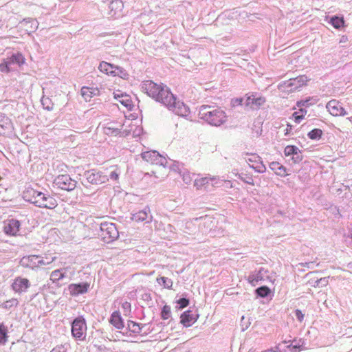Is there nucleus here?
Masks as SVG:
<instances>
[{
  "label": "nucleus",
  "mask_w": 352,
  "mask_h": 352,
  "mask_svg": "<svg viewBox=\"0 0 352 352\" xmlns=\"http://www.w3.org/2000/svg\"><path fill=\"white\" fill-rule=\"evenodd\" d=\"M124 4L121 0H113L109 6V17H119L122 15Z\"/></svg>",
  "instance_id": "nucleus-23"
},
{
  "label": "nucleus",
  "mask_w": 352,
  "mask_h": 352,
  "mask_svg": "<svg viewBox=\"0 0 352 352\" xmlns=\"http://www.w3.org/2000/svg\"><path fill=\"white\" fill-rule=\"evenodd\" d=\"M98 69L104 74L111 75L113 76L120 74L118 71H120L121 73H123V69L122 67L110 64L105 61H102L100 63Z\"/></svg>",
  "instance_id": "nucleus-16"
},
{
  "label": "nucleus",
  "mask_w": 352,
  "mask_h": 352,
  "mask_svg": "<svg viewBox=\"0 0 352 352\" xmlns=\"http://www.w3.org/2000/svg\"><path fill=\"white\" fill-rule=\"evenodd\" d=\"M157 94L159 98H154V100L163 104L175 114L182 117L188 115L189 108L183 102L177 101L174 95L166 85L162 84Z\"/></svg>",
  "instance_id": "nucleus-1"
},
{
  "label": "nucleus",
  "mask_w": 352,
  "mask_h": 352,
  "mask_svg": "<svg viewBox=\"0 0 352 352\" xmlns=\"http://www.w3.org/2000/svg\"><path fill=\"white\" fill-rule=\"evenodd\" d=\"M30 283L28 279L17 277L14 280L12 284V288L16 293L25 292L26 290L30 287Z\"/></svg>",
  "instance_id": "nucleus-20"
},
{
  "label": "nucleus",
  "mask_w": 352,
  "mask_h": 352,
  "mask_svg": "<svg viewBox=\"0 0 352 352\" xmlns=\"http://www.w3.org/2000/svg\"><path fill=\"white\" fill-rule=\"evenodd\" d=\"M118 72H119L120 74H117L116 76H120L121 78H124L126 75V74L124 69H123V73H121L120 71H118Z\"/></svg>",
  "instance_id": "nucleus-55"
},
{
  "label": "nucleus",
  "mask_w": 352,
  "mask_h": 352,
  "mask_svg": "<svg viewBox=\"0 0 352 352\" xmlns=\"http://www.w3.org/2000/svg\"><path fill=\"white\" fill-rule=\"evenodd\" d=\"M85 176L87 182L92 184H103L108 180V178L106 175H102L101 172H97L94 170L85 172Z\"/></svg>",
  "instance_id": "nucleus-13"
},
{
  "label": "nucleus",
  "mask_w": 352,
  "mask_h": 352,
  "mask_svg": "<svg viewBox=\"0 0 352 352\" xmlns=\"http://www.w3.org/2000/svg\"><path fill=\"white\" fill-rule=\"evenodd\" d=\"M161 316L164 320L168 319L171 316L170 307L168 305H164L162 308Z\"/></svg>",
  "instance_id": "nucleus-44"
},
{
  "label": "nucleus",
  "mask_w": 352,
  "mask_h": 352,
  "mask_svg": "<svg viewBox=\"0 0 352 352\" xmlns=\"http://www.w3.org/2000/svg\"><path fill=\"white\" fill-rule=\"evenodd\" d=\"M120 172L118 170V168H115L109 173V178L111 180L116 181L118 179Z\"/></svg>",
  "instance_id": "nucleus-48"
},
{
  "label": "nucleus",
  "mask_w": 352,
  "mask_h": 352,
  "mask_svg": "<svg viewBox=\"0 0 352 352\" xmlns=\"http://www.w3.org/2000/svg\"><path fill=\"white\" fill-rule=\"evenodd\" d=\"M21 223L16 219H10L4 223L3 231L10 236H16L19 231Z\"/></svg>",
  "instance_id": "nucleus-17"
},
{
  "label": "nucleus",
  "mask_w": 352,
  "mask_h": 352,
  "mask_svg": "<svg viewBox=\"0 0 352 352\" xmlns=\"http://www.w3.org/2000/svg\"><path fill=\"white\" fill-rule=\"evenodd\" d=\"M81 95L87 101L94 96H99L100 90L96 87H83L81 89Z\"/></svg>",
  "instance_id": "nucleus-31"
},
{
  "label": "nucleus",
  "mask_w": 352,
  "mask_h": 352,
  "mask_svg": "<svg viewBox=\"0 0 352 352\" xmlns=\"http://www.w3.org/2000/svg\"><path fill=\"white\" fill-rule=\"evenodd\" d=\"M298 148L294 146H287L285 148V155L286 156H289L294 154H296L298 151Z\"/></svg>",
  "instance_id": "nucleus-45"
},
{
  "label": "nucleus",
  "mask_w": 352,
  "mask_h": 352,
  "mask_svg": "<svg viewBox=\"0 0 352 352\" xmlns=\"http://www.w3.org/2000/svg\"><path fill=\"white\" fill-rule=\"evenodd\" d=\"M156 281L160 285L169 289L172 288L173 284V280L170 278L164 276L157 278Z\"/></svg>",
  "instance_id": "nucleus-36"
},
{
  "label": "nucleus",
  "mask_w": 352,
  "mask_h": 352,
  "mask_svg": "<svg viewBox=\"0 0 352 352\" xmlns=\"http://www.w3.org/2000/svg\"><path fill=\"white\" fill-rule=\"evenodd\" d=\"M198 115L200 119L214 126H219L227 121V116L223 110L209 105L201 106Z\"/></svg>",
  "instance_id": "nucleus-2"
},
{
  "label": "nucleus",
  "mask_w": 352,
  "mask_h": 352,
  "mask_svg": "<svg viewBox=\"0 0 352 352\" xmlns=\"http://www.w3.org/2000/svg\"><path fill=\"white\" fill-rule=\"evenodd\" d=\"M38 267H41L42 266H45L46 265H45V263L44 261V257L42 256H38Z\"/></svg>",
  "instance_id": "nucleus-54"
},
{
  "label": "nucleus",
  "mask_w": 352,
  "mask_h": 352,
  "mask_svg": "<svg viewBox=\"0 0 352 352\" xmlns=\"http://www.w3.org/2000/svg\"><path fill=\"white\" fill-rule=\"evenodd\" d=\"M295 316L299 322H302L304 319V314L299 309L295 311Z\"/></svg>",
  "instance_id": "nucleus-52"
},
{
  "label": "nucleus",
  "mask_w": 352,
  "mask_h": 352,
  "mask_svg": "<svg viewBox=\"0 0 352 352\" xmlns=\"http://www.w3.org/2000/svg\"><path fill=\"white\" fill-rule=\"evenodd\" d=\"M50 99L48 98H43L41 100L42 104L47 110H52L53 109L52 105H50Z\"/></svg>",
  "instance_id": "nucleus-49"
},
{
  "label": "nucleus",
  "mask_w": 352,
  "mask_h": 352,
  "mask_svg": "<svg viewBox=\"0 0 352 352\" xmlns=\"http://www.w3.org/2000/svg\"><path fill=\"white\" fill-rule=\"evenodd\" d=\"M244 160L249 164L250 167L259 173H265L266 167L261 161V157L255 153H245L243 155Z\"/></svg>",
  "instance_id": "nucleus-7"
},
{
  "label": "nucleus",
  "mask_w": 352,
  "mask_h": 352,
  "mask_svg": "<svg viewBox=\"0 0 352 352\" xmlns=\"http://www.w3.org/2000/svg\"><path fill=\"white\" fill-rule=\"evenodd\" d=\"M109 323L117 329H121L124 327L123 320L118 311H115L111 314L109 318Z\"/></svg>",
  "instance_id": "nucleus-29"
},
{
  "label": "nucleus",
  "mask_w": 352,
  "mask_h": 352,
  "mask_svg": "<svg viewBox=\"0 0 352 352\" xmlns=\"http://www.w3.org/2000/svg\"><path fill=\"white\" fill-rule=\"evenodd\" d=\"M18 304H19V302H18L17 299L11 298V299L4 302L1 305V307L6 309H10L12 307H16L18 305Z\"/></svg>",
  "instance_id": "nucleus-38"
},
{
  "label": "nucleus",
  "mask_w": 352,
  "mask_h": 352,
  "mask_svg": "<svg viewBox=\"0 0 352 352\" xmlns=\"http://www.w3.org/2000/svg\"><path fill=\"white\" fill-rule=\"evenodd\" d=\"M44 257V261L45 265L51 264L53 261L56 259V257L52 255H45Z\"/></svg>",
  "instance_id": "nucleus-51"
},
{
  "label": "nucleus",
  "mask_w": 352,
  "mask_h": 352,
  "mask_svg": "<svg viewBox=\"0 0 352 352\" xmlns=\"http://www.w3.org/2000/svg\"><path fill=\"white\" fill-rule=\"evenodd\" d=\"M162 83H156L152 80H145L142 82L141 89L152 98H159L157 94Z\"/></svg>",
  "instance_id": "nucleus-10"
},
{
  "label": "nucleus",
  "mask_w": 352,
  "mask_h": 352,
  "mask_svg": "<svg viewBox=\"0 0 352 352\" xmlns=\"http://www.w3.org/2000/svg\"><path fill=\"white\" fill-rule=\"evenodd\" d=\"M12 69L7 60L0 64V71L1 72H9Z\"/></svg>",
  "instance_id": "nucleus-47"
},
{
  "label": "nucleus",
  "mask_w": 352,
  "mask_h": 352,
  "mask_svg": "<svg viewBox=\"0 0 352 352\" xmlns=\"http://www.w3.org/2000/svg\"><path fill=\"white\" fill-rule=\"evenodd\" d=\"M123 306L124 308L130 307V304L129 302H125Z\"/></svg>",
  "instance_id": "nucleus-58"
},
{
  "label": "nucleus",
  "mask_w": 352,
  "mask_h": 352,
  "mask_svg": "<svg viewBox=\"0 0 352 352\" xmlns=\"http://www.w3.org/2000/svg\"><path fill=\"white\" fill-rule=\"evenodd\" d=\"M66 351L63 345H58L54 347L50 352H66Z\"/></svg>",
  "instance_id": "nucleus-53"
},
{
  "label": "nucleus",
  "mask_w": 352,
  "mask_h": 352,
  "mask_svg": "<svg viewBox=\"0 0 352 352\" xmlns=\"http://www.w3.org/2000/svg\"><path fill=\"white\" fill-rule=\"evenodd\" d=\"M142 157L148 163L158 166L156 169L153 170L151 173L157 179L164 178L167 174L168 160L165 157L160 155L156 151H149L142 153Z\"/></svg>",
  "instance_id": "nucleus-3"
},
{
  "label": "nucleus",
  "mask_w": 352,
  "mask_h": 352,
  "mask_svg": "<svg viewBox=\"0 0 352 352\" xmlns=\"http://www.w3.org/2000/svg\"><path fill=\"white\" fill-rule=\"evenodd\" d=\"M177 303L179 305V308L183 309L188 305L189 300L187 298H182L178 300Z\"/></svg>",
  "instance_id": "nucleus-50"
},
{
  "label": "nucleus",
  "mask_w": 352,
  "mask_h": 352,
  "mask_svg": "<svg viewBox=\"0 0 352 352\" xmlns=\"http://www.w3.org/2000/svg\"><path fill=\"white\" fill-rule=\"evenodd\" d=\"M309 100H310L309 99H307V100H302L297 102L296 104L300 108V111L294 112L293 113V117L294 118L295 122L296 123H300V121L305 117V115L307 113V111L302 109V107H308L310 104Z\"/></svg>",
  "instance_id": "nucleus-26"
},
{
  "label": "nucleus",
  "mask_w": 352,
  "mask_h": 352,
  "mask_svg": "<svg viewBox=\"0 0 352 352\" xmlns=\"http://www.w3.org/2000/svg\"><path fill=\"white\" fill-rule=\"evenodd\" d=\"M12 128V122L8 117L0 112V133Z\"/></svg>",
  "instance_id": "nucleus-35"
},
{
  "label": "nucleus",
  "mask_w": 352,
  "mask_h": 352,
  "mask_svg": "<svg viewBox=\"0 0 352 352\" xmlns=\"http://www.w3.org/2000/svg\"><path fill=\"white\" fill-rule=\"evenodd\" d=\"M318 283H322L324 284H327V280H326V278H320V280H318Z\"/></svg>",
  "instance_id": "nucleus-56"
},
{
  "label": "nucleus",
  "mask_w": 352,
  "mask_h": 352,
  "mask_svg": "<svg viewBox=\"0 0 352 352\" xmlns=\"http://www.w3.org/2000/svg\"><path fill=\"white\" fill-rule=\"evenodd\" d=\"M41 192L31 187H28L23 192V198L26 201H29L36 206V201L38 199Z\"/></svg>",
  "instance_id": "nucleus-27"
},
{
  "label": "nucleus",
  "mask_w": 352,
  "mask_h": 352,
  "mask_svg": "<svg viewBox=\"0 0 352 352\" xmlns=\"http://www.w3.org/2000/svg\"><path fill=\"white\" fill-rule=\"evenodd\" d=\"M68 267H64L52 272L50 274V280L54 283H58L60 280L67 278L68 276L67 272L68 271Z\"/></svg>",
  "instance_id": "nucleus-28"
},
{
  "label": "nucleus",
  "mask_w": 352,
  "mask_h": 352,
  "mask_svg": "<svg viewBox=\"0 0 352 352\" xmlns=\"http://www.w3.org/2000/svg\"><path fill=\"white\" fill-rule=\"evenodd\" d=\"M181 323L186 327L192 326L197 320L198 315L192 310L184 311L181 316Z\"/></svg>",
  "instance_id": "nucleus-25"
},
{
  "label": "nucleus",
  "mask_w": 352,
  "mask_h": 352,
  "mask_svg": "<svg viewBox=\"0 0 352 352\" xmlns=\"http://www.w3.org/2000/svg\"><path fill=\"white\" fill-rule=\"evenodd\" d=\"M322 134V131L319 129H314L308 133V137L311 140H318Z\"/></svg>",
  "instance_id": "nucleus-40"
},
{
  "label": "nucleus",
  "mask_w": 352,
  "mask_h": 352,
  "mask_svg": "<svg viewBox=\"0 0 352 352\" xmlns=\"http://www.w3.org/2000/svg\"><path fill=\"white\" fill-rule=\"evenodd\" d=\"M270 168L277 175L280 177L286 176V168L278 162H272L270 164Z\"/></svg>",
  "instance_id": "nucleus-33"
},
{
  "label": "nucleus",
  "mask_w": 352,
  "mask_h": 352,
  "mask_svg": "<svg viewBox=\"0 0 352 352\" xmlns=\"http://www.w3.org/2000/svg\"><path fill=\"white\" fill-rule=\"evenodd\" d=\"M19 28H23L24 30L30 34V32H33L38 29V22L32 18L24 19L19 23Z\"/></svg>",
  "instance_id": "nucleus-24"
},
{
  "label": "nucleus",
  "mask_w": 352,
  "mask_h": 352,
  "mask_svg": "<svg viewBox=\"0 0 352 352\" xmlns=\"http://www.w3.org/2000/svg\"><path fill=\"white\" fill-rule=\"evenodd\" d=\"M38 255H30L28 257H24L21 260L22 265L34 270L38 268Z\"/></svg>",
  "instance_id": "nucleus-32"
},
{
  "label": "nucleus",
  "mask_w": 352,
  "mask_h": 352,
  "mask_svg": "<svg viewBox=\"0 0 352 352\" xmlns=\"http://www.w3.org/2000/svg\"><path fill=\"white\" fill-rule=\"evenodd\" d=\"M238 177L241 180H242L243 182H245L246 184H250V185H252V186L254 185V179H253V178L251 176L245 175V177H243V175H239Z\"/></svg>",
  "instance_id": "nucleus-46"
},
{
  "label": "nucleus",
  "mask_w": 352,
  "mask_h": 352,
  "mask_svg": "<svg viewBox=\"0 0 352 352\" xmlns=\"http://www.w3.org/2000/svg\"><path fill=\"white\" fill-rule=\"evenodd\" d=\"M98 236L104 242L109 243L118 239L119 232L114 223L103 222L100 225Z\"/></svg>",
  "instance_id": "nucleus-4"
},
{
  "label": "nucleus",
  "mask_w": 352,
  "mask_h": 352,
  "mask_svg": "<svg viewBox=\"0 0 352 352\" xmlns=\"http://www.w3.org/2000/svg\"><path fill=\"white\" fill-rule=\"evenodd\" d=\"M7 62L9 63L10 66L12 67V65L16 64L17 65H23L25 63V58L21 53H17L13 54L11 57L7 58Z\"/></svg>",
  "instance_id": "nucleus-34"
},
{
  "label": "nucleus",
  "mask_w": 352,
  "mask_h": 352,
  "mask_svg": "<svg viewBox=\"0 0 352 352\" xmlns=\"http://www.w3.org/2000/svg\"><path fill=\"white\" fill-rule=\"evenodd\" d=\"M268 270L261 267L258 271H254L251 274L249 275L248 278V282L255 286L259 282L264 281L269 278L268 276Z\"/></svg>",
  "instance_id": "nucleus-12"
},
{
  "label": "nucleus",
  "mask_w": 352,
  "mask_h": 352,
  "mask_svg": "<svg viewBox=\"0 0 352 352\" xmlns=\"http://www.w3.org/2000/svg\"><path fill=\"white\" fill-rule=\"evenodd\" d=\"M114 98L120 102L124 107L131 108L132 106V101L129 95L124 94L120 91L113 92Z\"/></svg>",
  "instance_id": "nucleus-30"
},
{
  "label": "nucleus",
  "mask_w": 352,
  "mask_h": 352,
  "mask_svg": "<svg viewBox=\"0 0 352 352\" xmlns=\"http://www.w3.org/2000/svg\"><path fill=\"white\" fill-rule=\"evenodd\" d=\"M331 23L335 28L338 29L342 26L344 21L342 18L338 16H333L331 19Z\"/></svg>",
  "instance_id": "nucleus-43"
},
{
  "label": "nucleus",
  "mask_w": 352,
  "mask_h": 352,
  "mask_svg": "<svg viewBox=\"0 0 352 352\" xmlns=\"http://www.w3.org/2000/svg\"><path fill=\"white\" fill-rule=\"evenodd\" d=\"M206 220L207 218L203 217L188 220L184 223V228H182V230L186 234H194L196 233L197 230V224L196 223L198 222L199 226H205L207 223ZM182 227H183V226H182Z\"/></svg>",
  "instance_id": "nucleus-9"
},
{
  "label": "nucleus",
  "mask_w": 352,
  "mask_h": 352,
  "mask_svg": "<svg viewBox=\"0 0 352 352\" xmlns=\"http://www.w3.org/2000/svg\"><path fill=\"white\" fill-rule=\"evenodd\" d=\"M89 286V283L84 282L77 284H70L68 286V291L72 296H78L87 293Z\"/></svg>",
  "instance_id": "nucleus-21"
},
{
  "label": "nucleus",
  "mask_w": 352,
  "mask_h": 352,
  "mask_svg": "<svg viewBox=\"0 0 352 352\" xmlns=\"http://www.w3.org/2000/svg\"><path fill=\"white\" fill-rule=\"evenodd\" d=\"M122 122H109L103 125V132L107 135H115L120 134L123 127Z\"/></svg>",
  "instance_id": "nucleus-18"
},
{
  "label": "nucleus",
  "mask_w": 352,
  "mask_h": 352,
  "mask_svg": "<svg viewBox=\"0 0 352 352\" xmlns=\"http://www.w3.org/2000/svg\"><path fill=\"white\" fill-rule=\"evenodd\" d=\"M256 294L261 297H266L270 292L269 287L262 286L256 289Z\"/></svg>",
  "instance_id": "nucleus-41"
},
{
  "label": "nucleus",
  "mask_w": 352,
  "mask_h": 352,
  "mask_svg": "<svg viewBox=\"0 0 352 352\" xmlns=\"http://www.w3.org/2000/svg\"><path fill=\"white\" fill-rule=\"evenodd\" d=\"M170 168L174 171H177L178 170V167L175 164H174Z\"/></svg>",
  "instance_id": "nucleus-57"
},
{
  "label": "nucleus",
  "mask_w": 352,
  "mask_h": 352,
  "mask_svg": "<svg viewBox=\"0 0 352 352\" xmlns=\"http://www.w3.org/2000/svg\"><path fill=\"white\" fill-rule=\"evenodd\" d=\"M266 100L264 97L259 96L256 94L248 95L245 100V105L251 109H258L263 105Z\"/></svg>",
  "instance_id": "nucleus-19"
},
{
  "label": "nucleus",
  "mask_w": 352,
  "mask_h": 352,
  "mask_svg": "<svg viewBox=\"0 0 352 352\" xmlns=\"http://www.w3.org/2000/svg\"><path fill=\"white\" fill-rule=\"evenodd\" d=\"M179 173L181 174L182 179L186 184L189 185L191 184L192 181V177L191 174L188 171H180Z\"/></svg>",
  "instance_id": "nucleus-42"
},
{
  "label": "nucleus",
  "mask_w": 352,
  "mask_h": 352,
  "mask_svg": "<svg viewBox=\"0 0 352 352\" xmlns=\"http://www.w3.org/2000/svg\"><path fill=\"white\" fill-rule=\"evenodd\" d=\"M239 100V104H241V102H242V101H243V99H239V100Z\"/></svg>",
  "instance_id": "nucleus-59"
},
{
  "label": "nucleus",
  "mask_w": 352,
  "mask_h": 352,
  "mask_svg": "<svg viewBox=\"0 0 352 352\" xmlns=\"http://www.w3.org/2000/svg\"><path fill=\"white\" fill-rule=\"evenodd\" d=\"M308 81L306 76L302 75L283 82L278 86L279 90L284 92H292L302 87Z\"/></svg>",
  "instance_id": "nucleus-5"
},
{
  "label": "nucleus",
  "mask_w": 352,
  "mask_h": 352,
  "mask_svg": "<svg viewBox=\"0 0 352 352\" xmlns=\"http://www.w3.org/2000/svg\"><path fill=\"white\" fill-rule=\"evenodd\" d=\"M351 239L352 240V232H351Z\"/></svg>",
  "instance_id": "nucleus-60"
},
{
  "label": "nucleus",
  "mask_w": 352,
  "mask_h": 352,
  "mask_svg": "<svg viewBox=\"0 0 352 352\" xmlns=\"http://www.w3.org/2000/svg\"><path fill=\"white\" fill-rule=\"evenodd\" d=\"M87 331V324L85 320L80 316L74 319L72 324V334L73 337L79 340H83L85 338Z\"/></svg>",
  "instance_id": "nucleus-6"
},
{
  "label": "nucleus",
  "mask_w": 352,
  "mask_h": 352,
  "mask_svg": "<svg viewBox=\"0 0 352 352\" xmlns=\"http://www.w3.org/2000/svg\"><path fill=\"white\" fill-rule=\"evenodd\" d=\"M57 205V201L53 196L42 192L36 201V206L39 208L53 209L55 208Z\"/></svg>",
  "instance_id": "nucleus-8"
},
{
  "label": "nucleus",
  "mask_w": 352,
  "mask_h": 352,
  "mask_svg": "<svg viewBox=\"0 0 352 352\" xmlns=\"http://www.w3.org/2000/svg\"><path fill=\"white\" fill-rule=\"evenodd\" d=\"M55 184L63 190H72L75 188L76 182L68 175H61L55 179Z\"/></svg>",
  "instance_id": "nucleus-11"
},
{
  "label": "nucleus",
  "mask_w": 352,
  "mask_h": 352,
  "mask_svg": "<svg viewBox=\"0 0 352 352\" xmlns=\"http://www.w3.org/2000/svg\"><path fill=\"white\" fill-rule=\"evenodd\" d=\"M328 111L333 116H344L346 112L342 107V104L336 100H331L326 105Z\"/></svg>",
  "instance_id": "nucleus-14"
},
{
  "label": "nucleus",
  "mask_w": 352,
  "mask_h": 352,
  "mask_svg": "<svg viewBox=\"0 0 352 352\" xmlns=\"http://www.w3.org/2000/svg\"><path fill=\"white\" fill-rule=\"evenodd\" d=\"M219 179L216 177H204L195 179L194 186L197 189H201L203 187H206L209 184L213 186L218 184Z\"/></svg>",
  "instance_id": "nucleus-22"
},
{
  "label": "nucleus",
  "mask_w": 352,
  "mask_h": 352,
  "mask_svg": "<svg viewBox=\"0 0 352 352\" xmlns=\"http://www.w3.org/2000/svg\"><path fill=\"white\" fill-rule=\"evenodd\" d=\"M7 341V327L3 324H0V344H3Z\"/></svg>",
  "instance_id": "nucleus-39"
},
{
  "label": "nucleus",
  "mask_w": 352,
  "mask_h": 352,
  "mask_svg": "<svg viewBox=\"0 0 352 352\" xmlns=\"http://www.w3.org/2000/svg\"><path fill=\"white\" fill-rule=\"evenodd\" d=\"M127 328L129 331L133 333H140L141 331V328L139 325V324L133 322V321H129L127 324Z\"/></svg>",
  "instance_id": "nucleus-37"
},
{
  "label": "nucleus",
  "mask_w": 352,
  "mask_h": 352,
  "mask_svg": "<svg viewBox=\"0 0 352 352\" xmlns=\"http://www.w3.org/2000/svg\"><path fill=\"white\" fill-rule=\"evenodd\" d=\"M131 219L135 222L150 223L153 220V216L148 207L132 214Z\"/></svg>",
  "instance_id": "nucleus-15"
}]
</instances>
